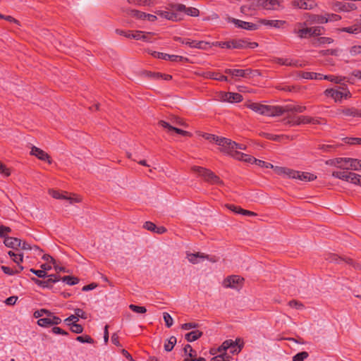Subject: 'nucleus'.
<instances>
[{"label": "nucleus", "instance_id": "nucleus-16", "mask_svg": "<svg viewBox=\"0 0 361 361\" xmlns=\"http://www.w3.org/2000/svg\"><path fill=\"white\" fill-rule=\"evenodd\" d=\"M273 61L279 63L280 65L283 66H294V67H302V64L299 63L298 60H293L289 58H279V57H275L273 59Z\"/></svg>", "mask_w": 361, "mask_h": 361}, {"label": "nucleus", "instance_id": "nucleus-25", "mask_svg": "<svg viewBox=\"0 0 361 361\" xmlns=\"http://www.w3.org/2000/svg\"><path fill=\"white\" fill-rule=\"evenodd\" d=\"M51 316H53V312L48 311L47 314H46L45 317L40 318L37 321V324L42 327H50L52 326V319Z\"/></svg>", "mask_w": 361, "mask_h": 361}, {"label": "nucleus", "instance_id": "nucleus-21", "mask_svg": "<svg viewBox=\"0 0 361 361\" xmlns=\"http://www.w3.org/2000/svg\"><path fill=\"white\" fill-rule=\"evenodd\" d=\"M293 125H300V124H307V123H313V124H317L319 123V121L317 119L312 118L309 116H300L296 118H295L293 120Z\"/></svg>", "mask_w": 361, "mask_h": 361}, {"label": "nucleus", "instance_id": "nucleus-54", "mask_svg": "<svg viewBox=\"0 0 361 361\" xmlns=\"http://www.w3.org/2000/svg\"><path fill=\"white\" fill-rule=\"evenodd\" d=\"M341 30L348 33H358L361 31V27L358 25H353L350 27H344Z\"/></svg>", "mask_w": 361, "mask_h": 361}, {"label": "nucleus", "instance_id": "nucleus-28", "mask_svg": "<svg viewBox=\"0 0 361 361\" xmlns=\"http://www.w3.org/2000/svg\"><path fill=\"white\" fill-rule=\"evenodd\" d=\"M298 75L304 79L307 80H322V75L320 73H313V72H305L300 71L298 73Z\"/></svg>", "mask_w": 361, "mask_h": 361}, {"label": "nucleus", "instance_id": "nucleus-2", "mask_svg": "<svg viewBox=\"0 0 361 361\" xmlns=\"http://www.w3.org/2000/svg\"><path fill=\"white\" fill-rule=\"evenodd\" d=\"M116 33L126 37V38L135 39L137 40H142L145 42L153 43V41H151L150 39L153 37V35L149 33H144L142 31H125L121 30H116Z\"/></svg>", "mask_w": 361, "mask_h": 361}, {"label": "nucleus", "instance_id": "nucleus-27", "mask_svg": "<svg viewBox=\"0 0 361 361\" xmlns=\"http://www.w3.org/2000/svg\"><path fill=\"white\" fill-rule=\"evenodd\" d=\"M205 78L214 79L219 81L230 82L231 80L226 75H221L219 73L208 71L205 73Z\"/></svg>", "mask_w": 361, "mask_h": 361}, {"label": "nucleus", "instance_id": "nucleus-38", "mask_svg": "<svg viewBox=\"0 0 361 361\" xmlns=\"http://www.w3.org/2000/svg\"><path fill=\"white\" fill-rule=\"evenodd\" d=\"M8 255L12 257L13 261L19 265L23 262V253H15L13 251H9Z\"/></svg>", "mask_w": 361, "mask_h": 361}, {"label": "nucleus", "instance_id": "nucleus-61", "mask_svg": "<svg viewBox=\"0 0 361 361\" xmlns=\"http://www.w3.org/2000/svg\"><path fill=\"white\" fill-rule=\"evenodd\" d=\"M326 19H327V23L331 21H337L341 19V16L334 13H326Z\"/></svg>", "mask_w": 361, "mask_h": 361}, {"label": "nucleus", "instance_id": "nucleus-51", "mask_svg": "<svg viewBox=\"0 0 361 361\" xmlns=\"http://www.w3.org/2000/svg\"><path fill=\"white\" fill-rule=\"evenodd\" d=\"M163 319L165 322L166 326L168 328H170L173 325V318L168 312L163 313Z\"/></svg>", "mask_w": 361, "mask_h": 361}, {"label": "nucleus", "instance_id": "nucleus-6", "mask_svg": "<svg viewBox=\"0 0 361 361\" xmlns=\"http://www.w3.org/2000/svg\"><path fill=\"white\" fill-rule=\"evenodd\" d=\"M324 32V27L320 26L304 27L299 29L298 35L301 38H306L312 36L321 35Z\"/></svg>", "mask_w": 361, "mask_h": 361}, {"label": "nucleus", "instance_id": "nucleus-17", "mask_svg": "<svg viewBox=\"0 0 361 361\" xmlns=\"http://www.w3.org/2000/svg\"><path fill=\"white\" fill-rule=\"evenodd\" d=\"M221 99L224 102L238 103L243 100V96L239 93L223 92Z\"/></svg>", "mask_w": 361, "mask_h": 361}, {"label": "nucleus", "instance_id": "nucleus-58", "mask_svg": "<svg viewBox=\"0 0 361 361\" xmlns=\"http://www.w3.org/2000/svg\"><path fill=\"white\" fill-rule=\"evenodd\" d=\"M199 324L195 322H188L182 324L181 329L183 330H190L191 329H195L198 327Z\"/></svg>", "mask_w": 361, "mask_h": 361}, {"label": "nucleus", "instance_id": "nucleus-11", "mask_svg": "<svg viewBox=\"0 0 361 361\" xmlns=\"http://www.w3.org/2000/svg\"><path fill=\"white\" fill-rule=\"evenodd\" d=\"M172 8L176 11H180V12L183 11L188 16H190L196 17V16H198L200 14V11L197 8H192V7L187 8L185 5L181 4L172 5Z\"/></svg>", "mask_w": 361, "mask_h": 361}, {"label": "nucleus", "instance_id": "nucleus-44", "mask_svg": "<svg viewBox=\"0 0 361 361\" xmlns=\"http://www.w3.org/2000/svg\"><path fill=\"white\" fill-rule=\"evenodd\" d=\"M262 136L268 140H274L277 142L281 141L284 137L283 135H277L267 133H263Z\"/></svg>", "mask_w": 361, "mask_h": 361}, {"label": "nucleus", "instance_id": "nucleus-10", "mask_svg": "<svg viewBox=\"0 0 361 361\" xmlns=\"http://www.w3.org/2000/svg\"><path fill=\"white\" fill-rule=\"evenodd\" d=\"M152 56L157 59L169 60L171 61H187L188 59L178 55L167 54L159 51H154Z\"/></svg>", "mask_w": 361, "mask_h": 361}, {"label": "nucleus", "instance_id": "nucleus-41", "mask_svg": "<svg viewBox=\"0 0 361 361\" xmlns=\"http://www.w3.org/2000/svg\"><path fill=\"white\" fill-rule=\"evenodd\" d=\"M60 280H61L63 282H66L67 284L70 286L75 285L79 282V279L77 277L71 276H65L62 278L60 277Z\"/></svg>", "mask_w": 361, "mask_h": 361}, {"label": "nucleus", "instance_id": "nucleus-22", "mask_svg": "<svg viewBox=\"0 0 361 361\" xmlns=\"http://www.w3.org/2000/svg\"><path fill=\"white\" fill-rule=\"evenodd\" d=\"M338 111L343 114L345 116L361 118V110L355 107L343 108L339 109Z\"/></svg>", "mask_w": 361, "mask_h": 361}, {"label": "nucleus", "instance_id": "nucleus-63", "mask_svg": "<svg viewBox=\"0 0 361 361\" xmlns=\"http://www.w3.org/2000/svg\"><path fill=\"white\" fill-rule=\"evenodd\" d=\"M132 14L134 17L138 18V19H146V13L144 12H141L137 10H133L132 11Z\"/></svg>", "mask_w": 361, "mask_h": 361}, {"label": "nucleus", "instance_id": "nucleus-40", "mask_svg": "<svg viewBox=\"0 0 361 361\" xmlns=\"http://www.w3.org/2000/svg\"><path fill=\"white\" fill-rule=\"evenodd\" d=\"M247 107L252 110L253 111L262 115V111L264 110V104H261L259 103H252L250 104L247 106Z\"/></svg>", "mask_w": 361, "mask_h": 361}, {"label": "nucleus", "instance_id": "nucleus-14", "mask_svg": "<svg viewBox=\"0 0 361 361\" xmlns=\"http://www.w3.org/2000/svg\"><path fill=\"white\" fill-rule=\"evenodd\" d=\"M30 154L37 157L42 161H47L49 164L51 163L50 156L44 150L35 146L32 147Z\"/></svg>", "mask_w": 361, "mask_h": 361}, {"label": "nucleus", "instance_id": "nucleus-32", "mask_svg": "<svg viewBox=\"0 0 361 361\" xmlns=\"http://www.w3.org/2000/svg\"><path fill=\"white\" fill-rule=\"evenodd\" d=\"M202 334V331L195 330L186 334L185 338L188 342H192L200 338Z\"/></svg>", "mask_w": 361, "mask_h": 361}, {"label": "nucleus", "instance_id": "nucleus-37", "mask_svg": "<svg viewBox=\"0 0 361 361\" xmlns=\"http://www.w3.org/2000/svg\"><path fill=\"white\" fill-rule=\"evenodd\" d=\"M350 161L349 167L350 170L359 171L361 170V160L357 159L349 158L347 160Z\"/></svg>", "mask_w": 361, "mask_h": 361}, {"label": "nucleus", "instance_id": "nucleus-45", "mask_svg": "<svg viewBox=\"0 0 361 361\" xmlns=\"http://www.w3.org/2000/svg\"><path fill=\"white\" fill-rule=\"evenodd\" d=\"M290 172H294V170L287 169L285 167H279L276 169V173L279 175H286L289 178H292L293 175L290 173Z\"/></svg>", "mask_w": 361, "mask_h": 361}, {"label": "nucleus", "instance_id": "nucleus-7", "mask_svg": "<svg viewBox=\"0 0 361 361\" xmlns=\"http://www.w3.org/2000/svg\"><path fill=\"white\" fill-rule=\"evenodd\" d=\"M47 277L48 279L46 281H42L35 277H32L31 279L36 285L44 288H51L53 283L60 281V276L56 274L47 275Z\"/></svg>", "mask_w": 361, "mask_h": 361}, {"label": "nucleus", "instance_id": "nucleus-62", "mask_svg": "<svg viewBox=\"0 0 361 361\" xmlns=\"http://www.w3.org/2000/svg\"><path fill=\"white\" fill-rule=\"evenodd\" d=\"M30 271L39 278H45L47 276V272L44 270H36L34 269H30Z\"/></svg>", "mask_w": 361, "mask_h": 361}, {"label": "nucleus", "instance_id": "nucleus-49", "mask_svg": "<svg viewBox=\"0 0 361 361\" xmlns=\"http://www.w3.org/2000/svg\"><path fill=\"white\" fill-rule=\"evenodd\" d=\"M240 339H237L235 342H233L232 340H228L223 343L221 348H223L224 350H227L231 348H235L237 345L238 341H240Z\"/></svg>", "mask_w": 361, "mask_h": 361}, {"label": "nucleus", "instance_id": "nucleus-19", "mask_svg": "<svg viewBox=\"0 0 361 361\" xmlns=\"http://www.w3.org/2000/svg\"><path fill=\"white\" fill-rule=\"evenodd\" d=\"M290 173L293 175L292 178L299 179L304 181H311L317 178V176L314 174L307 172L294 171V172H290Z\"/></svg>", "mask_w": 361, "mask_h": 361}, {"label": "nucleus", "instance_id": "nucleus-34", "mask_svg": "<svg viewBox=\"0 0 361 361\" xmlns=\"http://www.w3.org/2000/svg\"><path fill=\"white\" fill-rule=\"evenodd\" d=\"M203 137L206 140L215 142V143L220 147V149L222 148L223 142H221V141L227 139L226 137H220L216 136L214 135L208 134V133H206L205 135H204Z\"/></svg>", "mask_w": 361, "mask_h": 361}, {"label": "nucleus", "instance_id": "nucleus-39", "mask_svg": "<svg viewBox=\"0 0 361 361\" xmlns=\"http://www.w3.org/2000/svg\"><path fill=\"white\" fill-rule=\"evenodd\" d=\"M128 2L136 6H152L154 4L155 0H128Z\"/></svg>", "mask_w": 361, "mask_h": 361}, {"label": "nucleus", "instance_id": "nucleus-31", "mask_svg": "<svg viewBox=\"0 0 361 361\" xmlns=\"http://www.w3.org/2000/svg\"><path fill=\"white\" fill-rule=\"evenodd\" d=\"M328 259L330 261V262H335L336 263H340L342 261H345L346 263L348 264H352L353 265L355 268L357 269H360L361 267L359 265V264H353V259H344V258H342L341 257H338V255H332L329 257V258H328Z\"/></svg>", "mask_w": 361, "mask_h": 361}, {"label": "nucleus", "instance_id": "nucleus-52", "mask_svg": "<svg viewBox=\"0 0 361 361\" xmlns=\"http://www.w3.org/2000/svg\"><path fill=\"white\" fill-rule=\"evenodd\" d=\"M184 352H185V354H186V355L188 354V355L190 358L195 357L197 355L196 351H195L192 349V346L189 344H187L185 345Z\"/></svg>", "mask_w": 361, "mask_h": 361}, {"label": "nucleus", "instance_id": "nucleus-15", "mask_svg": "<svg viewBox=\"0 0 361 361\" xmlns=\"http://www.w3.org/2000/svg\"><path fill=\"white\" fill-rule=\"evenodd\" d=\"M283 109L280 106L264 105L262 115L268 116H275L281 115L283 113Z\"/></svg>", "mask_w": 361, "mask_h": 361}, {"label": "nucleus", "instance_id": "nucleus-50", "mask_svg": "<svg viewBox=\"0 0 361 361\" xmlns=\"http://www.w3.org/2000/svg\"><path fill=\"white\" fill-rule=\"evenodd\" d=\"M129 308L134 312H137V313L143 314L147 312V309L144 306H137V305L131 304L129 305Z\"/></svg>", "mask_w": 361, "mask_h": 361}, {"label": "nucleus", "instance_id": "nucleus-3", "mask_svg": "<svg viewBox=\"0 0 361 361\" xmlns=\"http://www.w3.org/2000/svg\"><path fill=\"white\" fill-rule=\"evenodd\" d=\"M174 41L176 43H180L185 45H191L192 44H195L196 45H201L204 44L205 45H230L228 42H219L214 41L211 39H204V40H192L188 38H182V37H175Z\"/></svg>", "mask_w": 361, "mask_h": 361}, {"label": "nucleus", "instance_id": "nucleus-26", "mask_svg": "<svg viewBox=\"0 0 361 361\" xmlns=\"http://www.w3.org/2000/svg\"><path fill=\"white\" fill-rule=\"evenodd\" d=\"M232 157H233L234 159H235L237 160L243 161L246 163H251V164H252L254 158H255L249 154H244V153H242V152H240L238 151H235L234 153H232Z\"/></svg>", "mask_w": 361, "mask_h": 361}, {"label": "nucleus", "instance_id": "nucleus-4", "mask_svg": "<svg viewBox=\"0 0 361 361\" xmlns=\"http://www.w3.org/2000/svg\"><path fill=\"white\" fill-rule=\"evenodd\" d=\"M193 171L197 172L200 176H202L205 180L213 184H223L222 180L219 176L215 175L212 171L200 166H194Z\"/></svg>", "mask_w": 361, "mask_h": 361}, {"label": "nucleus", "instance_id": "nucleus-48", "mask_svg": "<svg viewBox=\"0 0 361 361\" xmlns=\"http://www.w3.org/2000/svg\"><path fill=\"white\" fill-rule=\"evenodd\" d=\"M308 355V353L306 351L298 353L293 357V361H304Z\"/></svg>", "mask_w": 361, "mask_h": 361}, {"label": "nucleus", "instance_id": "nucleus-20", "mask_svg": "<svg viewBox=\"0 0 361 361\" xmlns=\"http://www.w3.org/2000/svg\"><path fill=\"white\" fill-rule=\"evenodd\" d=\"M187 258H188V261L193 264H197L199 262L198 258L202 259H207L213 262H216L215 259H210L209 257V255H207L202 252L187 253Z\"/></svg>", "mask_w": 361, "mask_h": 361}, {"label": "nucleus", "instance_id": "nucleus-57", "mask_svg": "<svg viewBox=\"0 0 361 361\" xmlns=\"http://www.w3.org/2000/svg\"><path fill=\"white\" fill-rule=\"evenodd\" d=\"M317 42L320 44H329L333 43L334 40L331 37H320L317 38Z\"/></svg>", "mask_w": 361, "mask_h": 361}, {"label": "nucleus", "instance_id": "nucleus-59", "mask_svg": "<svg viewBox=\"0 0 361 361\" xmlns=\"http://www.w3.org/2000/svg\"><path fill=\"white\" fill-rule=\"evenodd\" d=\"M336 145H319V149L323 150L324 152H330L336 149Z\"/></svg>", "mask_w": 361, "mask_h": 361}, {"label": "nucleus", "instance_id": "nucleus-42", "mask_svg": "<svg viewBox=\"0 0 361 361\" xmlns=\"http://www.w3.org/2000/svg\"><path fill=\"white\" fill-rule=\"evenodd\" d=\"M1 269L4 271V274L9 275V276H12L14 274H19L21 271L23 270L24 268L23 266H20V270H13L12 269H11L8 267L1 266Z\"/></svg>", "mask_w": 361, "mask_h": 361}, {"label": "nucleus", "instance_id": "nucleus-5", "mask_svg": "<svg viewBox=\"0 0 361 361\" xmlns=\"http://www.w3.org/2000/svg\"><path fill=\"white\" fill-rule=\"evenodd\" d=\"M223 142L222 144V148L221 149V151L231 156L232 153H234L235 151H237V149L245 150L246 149V146L243 144H238L236 143L234 141H232L230 139L224 140L221 141Z\"/></svg>", "mask_w": 361, "mask_h": 361}, {"label": "nucleus", "instance_id": "nucleus-9", "mask_svg": "<svg viewBox=\"0 0 361 361\" xmlns=\"http://www.w3.org/2000/svg\"><path fill=\"white\" fill-rule=\"evenodd\" d=\"M49 194L55 199H59V200H68L71 204L73 202H79L81 201V199L78 196H68V192H64V193H60L57 190H49Z\"/></svg>", "mask_w": 361, "mask_h": 361}, {"label": "nucleus", "instance_id": "nucleus-30", "mask_svg": "<svg viewBox=\"0 0 361 361\" xmlns=\"http://www.w3.org/2000/svg\"><path fill=\"white\" fill-rule=\"evenodd\" d=\"M156 13L157 15H159V16H161V18H166V19H168V20H173V21L178 20V16H177V14L173 13V12H171V11H157L156 12Z\"/></svg>", "mask_w": 361, "mask_h": 361}, {"label": "nucleus", "instance_id": "nucleus-47", "mask_svg": "<svg viewBox=\"0 0 361 361\" xmlns=\"http://www.w3.org/2000/svg\"><path fill=\"white\" fill-rule=\"evenodd\" d=\"M348 171H334L332 173V176L336 178H338V179H341V180H347V178H348Z\"/></svg>", "mask_w": 361, "mask_h": 361}, {"label": "nucleus", "instance_id": "nucleus-33", "mask_svg": "<svg viewBox=\"0 0 361 361\" xmlns=\"http://www.w3.org/2000/svg\"><path fill=\"white\" fill-rule=\"evenodd\" d=\"M346 181L361 186V175L349 172Z\"/></svg>", "mask_w": 361, "mask_h": 361}, {"label": "nucleus", "instance_id": "nucleus-53", "mask_svg": "<svg viewBox=\"0 0 361 361\" xmlns=\"http://www.w3.org/2000/svg\"><path fill=\"white\" fill-rule=\"evenodd\" d=\"M76 341L80 343H93L94 340L88 335L79 336L76 337Z\"/></svg>", "mask_w": 361, "mask_h": 361}, {"label": "nucleus", "instance_id": "nucleus-46", "mask_svg": "<svg viewBox=\"0 0 361 361\" xmlns=\"http://www.w3.org/2000/svg\"><path fill=\"white\" fill-rule=\"evenodd\" d=\"M68 326H71V330L73 333L81 334L83 331L82 325L77 323H68Z\"/></svg>", "mask_w": 361, "mask_h": 361}, {"label": "nucleus", "instance_id": "nucleus-56", "mask_svg": "<svg viewBox=\"0 0 361 361\" xmlns=\"http://www.w3.org/2000/svg\"><path fill=\"white\" fill-rule=\"evenodd\" d=\"M252 164H255L256 165L259 166H264L266 168H269V167L272 168L273 167V165L271 164L267 163L264 161L257 159L256 158H254Z\"/></svg>", "mask_w": 361, "mask_h": 361}, {"label": "nucleus", "instance_id": "nucleus-64", "mask_svg": "<svg viewBox=\"0 0 361 361\" xmlns=\"http://www.w3.org/2000/svg\"><path fill=\"white\" fill-rule=\"evenodd\" d=\"M228 356L221 354L212 358L211 361H228Z\"/></svg>", "mask_w": 361, "mask_h": 361}, {"label": "nucleus", "instance_id": "nucleus-8", "mask_svg": "<svg viewBox=\"0 0 361 361\" xmlns=\"http://www.w3.org/2000/svg\"><path fill=\"white\" fill-rule=\"evenodd\" d=\"M324 94L327 97L333 98L336 102H341L343 98L346 99L350 97L351 96L350 92L348 90L341 92L333 88L326 89L324 91Z\"/></svg>", "mask_w": 361, "mask_h": 361}, {"label": "nucleus", "instance_id": "nucleus-29", "mask_svg": "<svg viewBox=\"0 0 361 361\" xmlns=\"http://www.w3.org/2000/svg\"><path fill=\"white\" fill-rule=\"evenodd\" d=\"M310 24L312 23H318L323 24L327 23V19H326V14L324 15H310L309 16V19L307 20Z\"/></svg>", "mask_w": 361, "mask_h": 361}, {"label": "nucleus", "instance_id": "nucleus-18", "mask_svg": "<svg viewBox=\"0 0 361 361\" xmlns=\"http://www.w3.org/2000/svg\"><path fill=\"white\" fill-rule=\"evenodd\" d=\"M295 8L311 10L317 6V4L313 1H305L304 0H295L291 3Z\"/></svg>", "mask_w": 361, "mask_h": 361}, {"label": "nucleus", "instance_id": "nucleus-1", "mask_svg": "<svg viewBox=\"0 0 361 361\" xmlns=\"http://www.w3.org/2000/svg\"><path fill=\"white\" fill-rule=\"evenodd\" d=\"M225 73L231 75V79L235 81L239 80L240 78H251L255 74L259 75L257 70H252L251 68L246 69H235V68H226L224 71Z\"/></svg>", "mask_w": 361, "mask_h": 361}, {"label": "nucleus", "instance_id": "nucleus-36", "mask_svg": "<svg viewBox=\"0 0 361 361\" xmlns=\"http://www.w3.org/2000/svg\"><path fill=\"white\" fill-rule=\"evenodd\" d=\"M261 23L266 25H270L274 27H280L283 24H285L284 21L282 20H261Z\"/></svg>", "mask_w": 361, "mask_h": 361}, {"label": "nucleus", "instance_id": "nucleus-55", "mask_svg": "<svg viewBox=\"0 0 361 361\" xmlns=\"http://www.w3.org/2000/svg\"><path fill=\"white\" fill-rule=\"evenodd\" d=\"M345 142L349 145H361V138L360 137H346Z\"/></svg>", "mask_w": 361, "mask_h": 361}, {"label": "nucleus", "instance_id": "nucleus-35", "mask_svg": "<svg viewBox=\"0 0 361 361\" xmlns=\"http://www.w3.org/2000/svg\"><path fill=\"white\" fill-rule=\"evenodd\" d=\"M177 342V339L175 336H171L169 338H168L164 343V350L166 352H171L173 348H174V345H176Z\"/></svg>", "mask_w": 361, "mask_h": 361}, {"label": "nucleus", "instance_id": "nucleus-60", "mask_svg": "<svg viewBox=\"0 0 361 361\" xmlns=\"http://www.w3.org/2000/svg\"><path fill=\"white\" fill-rule=\"evenodd\" d=\"M75 316H76L78 319L79 318L85 319L87 318L86 312H85L82 309L80 308H77L75 310Z\"/></svg>", "mask_w": 361, "mask_h": 361}, {"label": "nucleus", "instance_id": "nucleus-12", "mask_svg": "<svg viewBox=\"0 0 361 361\" xmlns=\"http://www.w3.org/2000/svg\"><path fill=\"white\" fill-rule=\"evenodd\" d=\"M243 281V278L237 275H232L224 279L223 285L226 288H237V286L242 284Z\"/></svg>", "mask_w": 361, "mask_h": 361}, {"label": "nucleus", "instance_id": "nucleus-23", "mask_svg": "<svg viewBox=\"0 0 361 361\" xmlns=\"http://www.w3.org/2000/svg\"><path fill=\"white\" fill-rule=\"evenodd\" d=\"M4 245L13 249H18L21 246V240L18 238L7 237L4 240Z\"/></svg>", "mask_w": 361, "mask_h": 361}, {"label": "nucleus", "instance_id": "nucleus-24", "mask_svg": "<svg viewBox=\"0 0 361 361\" xmlns=\"http://www.w3.org/2000/svg\"><path fill=\"white\" fill-rule=\"evenodd\" d=\"M231 22L233 23L237 27L247 30H255L257 28V25L255 24H253L252 23L243 21L240 20L233 18L231 20Z\"/></svg>", "mask_w": 361, "mask_h": 361}, {"label": "nucleus", "instance_id": "nucleus-13", "mask_svg": "<svg viewBox=\"0 0 361 361\" xmlns=\"http://www.w3.org/2000/svg\"><path fill=\"white\" fill-rule=\"evenodd\" d=\"M158 124H159V126H161L162 128L166 129L168 133L176 132V133L180 134L183 136H190L191 135L190 133L183 130H181L180 128L173 127L170 123H169L164 121H162V120L159 121L158 122Z\"/></svg>", "mask_w": 361, "mask_h": 361}, {"label": "nucleus", "instance_id": "nucleus-43", "mask_svg": "<svg viewBox=\"0 0 361 361\" xmlns=\"http://www.w3.org/2000/svg\"><path fill=\"white\" fill-rule=\"evenodd\" d=\"M322 79L335 82L336 84L341 83V82L343 80V78L341 77H338L332 75H322Z\"/></svg>", "mask_w": 361, "mask_h": 361}]
</instances>
